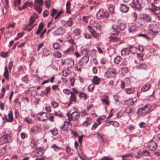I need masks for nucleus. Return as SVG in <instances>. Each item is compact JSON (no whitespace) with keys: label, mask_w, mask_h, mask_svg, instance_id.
<instances>
[{"label":"nucleus","mask_w":160,"mask_h":160,"mask_svg":"<svg viewBox=\"0 0 160 160\" xmlns=\"http://www.w3.org/2000/svg\"><path fill=\"white\" fill-rule=\"evenodd\" d=\"M126 27V25L123 23H120L118 25H113L112 26V34L117 35L119 32V30H123Z\"/></svg>","instance_id":"1"},{"label":"nucleus","mask_w":160,"mask_h":160,"mask_svg":"<svg viewBox=\"0 0 160 160\" xmlns=\"http://www.w3.org/2000/svg\"><path fill=\"white\" fill-rule=\"evenodd\" d=\"M151 109V105L149 104L146 105L143 107L141 108L137 111V114L141 116H144L148 113Z\"/></svg>","instance_id":"2"},{"label":"nucleus","mask_w":160,"mask_h":160,"mask_svg":"<svg viewBox=\"0 0 160 160\" xmlns=\"http://www.w3.org/2000/svg\"><path fill=\"white\" fill-rule=\"evenodd\" d=\"M68 117V119L69 121H76L80 117V114L78 112H72L70 115L69 113H67Z\"/></svg>","instance_id":"3"},{"label":"nucleus","mask_w":160,"mask_h":160,"mask_svg":"<svg viewBox=\"0 0 160 160\" xmlns=\"http://www.w3.org/2000/svg\"><path fill=\"white\" fill-rule=\"evenodd\" d=\"M61 62L62 65H66L68 68H71L74 65L73 60L70 58L62 59Z\"/></svg>","instance_id":"4"},{"label":"nucleus","mask_w":160,"mask_h":160,"mask_svg":"<svg viewBox=\"0 0 160 160\" xmlns=\"http://www.w3.org/2000/svg\"><path fill=\"white\" fill-rule=\"evenodd\" d=\"M108 16V13L102 9H100L97 14V18L98 19H101L105 17L107 18Z\"/></svg>","instance_id":"5"},{"label":"nucleus","mask_w":160,"mask_h":160,"mask_svg":"<svg viewBox=\"0 0 160 160\" xmlns=\"http://www.w3.org/2000/svg\"><path fill=\"white\" fill-rule=\"evenodd\" d=\"M11 141V137L10 136L8 135H4L0 138V145L3 144Z\"/></svg>","instance_id":"6"},{"label":"nucleus","mask_w":160,"mask_h":160,"mask_svg":"<svg viewBox=\"0 0 160 160\" xmlns=\"http://www.w3.org/2000/svg\"><path fill=\"white\" fill-rule=\"evenodd\" d=\"M116 72L115 69H109L105 72V75L107 78H113L116 76Z\"/></svg>","instance_id":"7"},{"label":"nucleus","mask_w":160,"mask_h":160,"mask_svg":"<svg viewBox=\"0 0 160 160\" xmlns=\"http://www.w3.org/2000/svg\"><path fill=\"white\" fill-rule=\"evenodd\" d=\"M136 48L133 47L132 46H131L129 48H124L121 51V54L122 55H128L129 54L130 52L132 53H135V52H133L132 49H137Z\"/></svg>","instance_id":"8"},{"label":"nucleus","mask_w":160,"mask_h":160,"mask_svg":"<svg viewBox=\"0 0 160 160\" xmlns=\"http://www.w3.org/2000/svg\"><path fill=\"white\" fill-rule=\"evenodd\" d=\"M148 29L154 33H157L159 31V29L155 24H151L148 26Z\"/></svg>","instance_id":"9"},{"label":"nucleus","mask_w":160,"mask_h":160,"mask_svg":"<svg viewBox=\"0 0 160 160\" xmlns=\"http://www.w3.org/2000/svg\"><path fill=\"white\" fill-rule=\"evenodd\" d=\"M37 118L39 120L44 121L47 120L48 117L45 112H42L38 113L37 115Z\"/></svg>","instance_id":"10"},{"label":"nucleus","mask_w":160,"mask_h":160,"mask_svg":"<svg viewBox=\"0 0 160 160\" xmlns=\"http://www.w3.org/2000/svg\"><path fill=\"white\" fill-rule=\"evenodd\" d=\"M133 2L130 4V6L133 8L138 10L139 9L141 5L138 2V0H133Z\"/></svg>","instance_id":"11"},{"label":"nucleus","mask_w":160,"mask_h":160,"mask_svg":"<svg viewBox=\"0 0 160 160\" xmlns=\"http://www.w3.org/2000/svg\"><path fill=\"white\" fill-rule=\"evenodd\" d=\"M148 148L150 151H154L157 148L156 143L154 141L150 142L148 144Z\"/></svg>","instance_id":"12"},{"label":"nucleus","mask_w":160,"mask_h":160,"mask_svg":"<svg viewBox=\"0 0 160 160\" xmlns=\"http://www.w3.org/2000/svg\"><path fill=\"white\" fill-rule=\"evenodd\" d=\"M89 29L93 37L96 38L98 39L100 36V35L98 33L96 32L95 30L89 26H88Z\"/></svg>","instance_id":"13"},{"label":"nucleus","mask_w":160,"mask_h":160,"mask_svg":"<svg viewBox=\"0 0 160 160\" xmlns=\"http://www.w3.org/2000/svg\"><path fill=\"white\" fill-rule=\"evenodd\" d=\"M91 25L93 28H95L97 30L100 31L101 29L100 25L94 21L92 20L90 21Z\"/></svg>","instance_id":"14"},{"label":"nucleus","mask_w":160,"mask_h":160,"mask_svg":"<svg viewBox=\"0 0 160 160\" xmlns=\"http://www.w3.org/2000/svg\"><path fill=\"white\" fill-rule=\"evenodd\" d=\"M137 99L135 98H130L125 101V104L128 105H132L134 102H136Z\"/></svg>","instance_id":"15"},{"label":"nucleus","mask_w":160,"mask_h":160,"mask_svg":"<svg viewBox=\"0 0 160 160\" xmlns=\"http://www.w3.org/2000/svg\"><path fill=\"white\" fill-rule=\"evenodd\" d=\"M64 32V30L62 28L60 27L54 32V34L55 35H62Z\"/></svg>","instance_id":"16"},{"label":"nucleus","mask_w":160,"mask_h":160,"mask_svg":"<svg viewBox=\"0 0 160 160\" xmlns=\"http://www.w3.org/2000/svg\"><path fill=\"white\" fill-rule=\"evenodd\" d=\"M128 7L126 5L122 4H121L120 11L123 12H126L128 10Z\"/></svg>","instance_id":"17"},{"label":"nucleus","mask_w":160,"mask_h":160,"mask_svg":"<svg viewBox=\"0 0 160 160\" xmlns=\"http://www.w3.org/2000/svg\"><path fill=\"white\" fill-rule=\"evenodd\" d=\"M141 18L146 21L150 22L151 21V18L148 15L144 14L141 15Z\"/></svg>","instance_id":"18"},{"label":"nucleus","mask_w":160,"mask_h":160,"mask_svg":"<svg viewBox=\"0 0 160 160\" xmlns=\"http://www.w3.org/2000/svg\"><path fill=\"white\" fill-rule=\"evenodd\" d=\"M103 98L102 99V102L104 104L107 105H108L109 104V102L108 101V97L107 95H105L102 97Z\"/></svg>","instance_id":"19"},{"label":"nucleus","mask_w":160,"mask_h":160,"mask_svg":"<svg viewBox=\"0 0 160 160\" xmlns=\"http://www.w3.org/2000/svg\"><path fill=\"white\" fill-rule=\"evenodd\" d=\"M43 5V0H35L34 6H42Z\"/></svg>","instance_id":"20"},{"label":"nucleus","mask_w":160,"mask_h":160,"mask_svg":"<svg viewBox=\"0 0 160 160\" xmlns=\"http://www.w3.org/2000/svg\"><path fill=\"white\" fill-rule=\"evenodd\" d=\"M42 55L44 56H47L49 54L50 51L47 48H43L42 49Z\"/></svg>","instance_id":"21"},{"label":"nucleus","mask_w":160,"mask_h":160,"mask_svg":"<svg viewBox=\"0 0 160 160\" xmlns=\"http://www.w3.org/2000/svg\"><path fill=\"white\" fill-rule=\"evenodd\" d=\"M8 119L6 118V121L8 122H12L13 120L12 112L10 111L8 114Z\"/></svg>","instance_id":"22"},{"label":"nucleus","mask_w":160,"mask_h":160,"mask_svg":"<svg viewBox=\"0 0 160 160\" xmlns=\"http://www.w3.org/2000/svg\"><path fill=\"white\" fill-rule=\"evenodd\" d=\"M151 87V84L149 83H148L144 85L142 88V90L144 92L148 90Z\"/></svg>","instance_id":"23"},{"label":"nucleus","mask_w":160,"mask_h":160,"mask_svg":"<svg viewBox=\"0 0 160 160\" xmlns=\"http://www.w3.org/2000/svg\"><path fill=\"white\" fill-rule=\"evenodd\" d=\"M91 120L90 118L87 117L86 118V120L83 123L82 125L85 126H86L91 124Z\"/></svg>","instance_id":"24"},{"label":"nucleus","mask_w":160,"mask_h":160,"mask_svg":"<svg viewBox=\"0 0 160 160\" xmlns=\"http://www.w3.org/2000/svg\"><path fill=\"white\" fill-rule=\"evenodd\" d=\"M89 58L88 56H84L81 59V60L79 62L82 63V62L83 63L86 64L88 61Z\"/></svg>","instance_id":"25"},{"label":"nucleus","mask_w":160,"mask_h":160,"mask_svg":"<svg viewBox=\"0 0 160 160\" xmlns=\"http://www.w3.org/2000/svg\"><path fill=\"white\" fill-rule=\"evenodd\" d=\"M71 94V96L70 100V102L68 105L69 106L71 104L72 102H76V97L74 93L72 92Z\"/></svg>","instance_id":"26"},{"label":"nucleus","mask_w":160,"mask_h":160,"mask_svg":"<svg viewBox=\"0 0 160 160\" xmlns=\"http://www.w3.org/2000/svg\"><path fill=\"white\" fill-rule=\"evenodd\" d=\"M100 81V79L96 76L94 77L92 80V82L94 84L98 85Z\"/></svg>","instance_id":"27"},{"label":"nucleus","mask_w":160,"mask_h":160,"mask_svg":"<svg viewBox=\"0 0 160 160\" xmlns=\"http://www.w3.org/2000/svg\"><path fill=\"white\" fill-rule=\"evenodd\" d=\"M66 12L68 13H70L71 4L70 1H68L66 4Z\"/></svg>","instance_id":"28"},{"label":"nucleus","mask_w":160,"mask_h":160,"mask_svg":"<svg viewBox=\"0 0 160 160\" xmlns=\"http://www.w3.org/2000/svg\"><path fill=\"white\" fill-rule=\"evenodd\" d=\"M43 27V23H40L38 29L37 31L36 32L35 34H39L40 33Z\"/></svg>","instance_id":"29"},{"label":"nucleus","mask_w":160,"mask_h":160,"mask_svg":"<svg viewBox=\"0 0 160 160\" xmlns=\"http://www.w3.org/2000/svg\"><path fill=\"white\" fill-rule=\"evenodd\" d=\"M43 154L42 151L41 149H37L36 151L35 156L36 157H38L42 156Z\"/></svg>","instance_id":"30"},{"label":"nucleus","mask_w":160,"mask_h":160,"mask_svg":"<svg viewBox=\"0 0 160 160\" xmlns=\"http://www.w3.org/2000/svg\"><path fill=\"white\" fill-rule=\"evenodd\" d=\"M125 90L127 93L129 94L133 93L135 91L134 89L131 88H127Z\"/></svg>","instance_id":"31"},{"label":"nucleus","mask_w":160,"mask_h":160,"mask_svg":"<svg viewBox=\"0 0 160 160\" xmlns=\"http://www.w3.org/2000/svg\"><path fill=\"white\" fill-rule=\"evenodd\" d=\"M8 68L7 66L5 67V71L4 73V76L7 79H8Z\"/></svg>","instance_id":"32"},{"label":"nucleus","mask_w":160,"mask_h":160,"mask_svg":"<svg viewBox=\"0 0 160 160\" xmlns=\"http://www.w3.org/2000/svg\"><path fill=\"white\" fill-rule=\"evenodd\" d=\"M81 63L79 62L78 63H77L76 64L75 69L76 71H81Z\"/></svg>","instance_id":"33"},{"label":"nucleus","mask_w":160,"mask_h":160,"mask_svg":"<svg viewBox=\"0 0 160 160\" xmlns=\"http://www.w3.org/2000/svg\"><path fill=\"white\" fill-rule=\"evenodd\" d=\"M74 49V47L73 45L71 46L67 50L64 51V52L66 53H69L72 52Z\"/></svg>","instance_id":"34"},{"label":"nucleus","mask_w":160,"mask_h":160,"mask_svg":"<svg viewBox=\"0 0 160 160\" xmlns=\"http://www.w3.org/2000/svg\"><path fill=\"white\" fill-rule=\"evenodd\" d=\"M122 58L120 56L116 57L114 59V62L116 64H118L121 62Z\"/></svg>","instance_id":"35"},{"label":"nucleus","mask_w":160,"mask_h":160,"mask_svg":"<svg viewBox=\"0 0 160 160\" xmlns=\"http://www.w3.org/2000/svg\"><path fill=\"white\" fill-rule=\"evenodd\" d=\"M35 19L33 16H31L29 20V23L28 25L29 26H31L35 22Z\"/></svg>","instance_id":"36"},{"label":"nucleus","mask_w":160,"mask_h":160,"mask_svg":"<svg viewBox=\"0 0 160 160\" xmlns=\"http://www.w3.org/2000/svg\"><path fill=\"white\" fill-rule=\"evenodd\" d=\"M30 145L31 147L33 148H37V146L36 144V141L35 140H32L30 142Z\"/></svg>","instance_id":"37"},{"label":"nucleus","mask_w":160,"mask_h":160,"mask_svg":"<svg viewBox=\"0 0 160 160\" xmlns=\"http://www.w3.org/2000/svg\"><path fill=\"white\" fill-rule=\"evenodd\" d=\"M108 9L110 12L112 13H113L114 12V5L112 4L109 5L108 7Z\"/></svg>","instance_id":"38"},{"label":"nucleus","mask_w":160,"mask_h":160,"mask_svg":"<svg viewBox=\"0 0 160 160\" xmlns=\"http://www.w3.org/2000/svg\"><path fill=\"white\" fill-rule=\"evenodd\" d=\"M147 68V66L144 64H142L138 65L137 66V68L139 69H145Z\"/></svg>","instance_id":"39"},{"label":"nucleus","mask_w":160,"mask_h":160,"mask_svg":"<svg viewBox=\"0 0 160 160\" xmlns=\"http://www.w3.org/2000/svg\"><path fill=\"white\" fill-rule=\"evenodd\" d=\"M53 47L54 49L58 50L59 49L60 47V45L58 42H55L53 44Z\"/></svg>","instance_id":"40"},{"label":"nucleus","mask_w":160,"mask_h":160,"mask_svg":"<svg viewBox=\"0 0 160 160\" xmlns=\"http://www.w3.org/2000/svg\"><path fill=\"white\" fill-rule=\"evenodd\" d=\"M79 96L80 98H83L85 100L87 99V95L83 92H81L79 94Z\"/></svg>","instance_id":"41"},{"label":"nucleus","mask_w":160,"mask_h":160,"mask_svg":"<svg viewBox=\"0 0 160 160\" xmlns=\"http://www.w3.org/2000/svg\"><path fill=\"white\" fill-rule=\"evenodd\" d=\"M118 40V38L116 37L112 36L110 38V42H115Z\"/></svg>","instance_id":"42"},{"label":"nucleus","mask_w":160,"mask_h":160,"mask_svg":"<svg viewBox=\"0 0 160 160\" xmlns=\"http://www.w3.org/2000/svg\"><path fill=\"white\" fill-rule=\"evenodd\" d=\"M24 120L25 122H26L28 124H31L32 122L31 119L28 117L25 118Z\"/></svg>","instance_id":"43"},{"label":"nucleus","mask_w":160,"mask_h":160,"mask_svg":"<svg viewBox=\"0 0 160 160\" xmlns=\"http://www.w3.org/2000/svg\"><path fill=\"white\" fill-rule=\"evenodd\" d=\"M57 11L54 8H52V10L50 11V15L53 17L54 15L57 13Z\"/></svg>","instance_id":"44"},{"label":"nucleus","mask_w":160,"mask_h":160,"mask_svg":"<svg viewBox=\"0 0 160 160\" xmlns=\"http://www.w3.org/2000/svg\"><path fill=\"white\" fill-rule=\"evenodd\" d=\"M12 35V33L10 32H8L4 34V37L6 38H10Z\"/></svg>","instance_id":"45"},{"label":"nucleus","mask_w":160,"mask_h":160,"mask_svg":"<svg viewBox=\"0 0 160 160\" xmlns=\"http://www.w3.org/2000/svg\"><path fill=\"white\" fill-rule=\"evenodd\" d=\"M67 24L69 27H71L73 24V22L71 18H70L68 21L67 22Z\"/></svg>","instance_id":"46"},{"label":"nucleus","mask_w":160,"mask_h":160,"mask_svg":"<svg viewBox=\"0 0 160 160\" xmlns=\"http://www.w3.org/2000/svg\"><path fill=\"white\" fill-rule=\"evenodd\" d=\"M50 2V0H46L45 1V5L47 8H49L50 7L51 5Z\"/></svg>","instance_id":"47"},{"label":"nucleus","mask_w":160,"mask_h":160,"mask_svg":"<svg viewBox=\"0 0 160 160\" xmlns=\"http://www.w3.org/2000/svg\"><path fill=\"white\" fill-rule=\"evenodd\" d=\"M41 6H34L35 9L38 12L40 13L42 11Z\"/></svg>","instance_id":"48"},{"label":"nucleus","mask_w":160,"mask_h":160,"mask_svg":"<svg viewBox=\"0 0 160 160\" xmlns=\"http://www.w3.org/2000/svg\"><path fill=\"white\" fill-rule=\"evenodd\" d=\"M51 105L54 108L57 107L58 106V103L54 101L51 102Z\"/></svg>","instance_id":"49"},{"label":"nucleus","mask_w":160,"mask_h":160,"mask_svg":"<svg viewBox=\"0 0 160 160\" xmlns=\"http://www.w3.org/2000/svg\"><path fill=\"white\" fill-rule=\"evenodd\" d=\"M46 29H44L43 30L40 36V38L41 39H42L44 38V36L45 34V33L46 32Z\"/></svg>","instance_id":"50"},{"label":"nucleus","mask_w":160,"mask_h":160,"mask_svg":"<svg viewBox=\"0 0 160 160\" xmlns=\"http://www.w3.org/2000/svg\"><path fill=\"white\" fill-rule=\"evenodd\" d=\"M62 75L63 76L67 77L69 74L68 72L66 70H63L62 71Z\"/></svg>","instance_id":"51"},{"label":"nucleus","mask_w":160,"mask_h":160,"mask_svg":"<svg viewBox=\"0 0 160 160\" xmlns=\"http://www.w3.org/2000/svg\"><path fill=\"white\" fill-rule=\"evenodd\" d=\"M51 132L52 133V134L55 136L58 134V132L57 130L56 129H54L52 130H50Z\"/></svg>","instance_id":"52"},{"label":"nucleus","mask_w":160,"mask_h":160,"mask_svg":"<svg viewBox=\"0 0 160 160\" xmlns=\"http://www.w3.org/2000/svg\"><path fill=\"white\" fill-rule=\"evenodd\" d=\"M73 32L76 35H78L80 33V31L79 29L76 28L74 30Z\"/></svg>","instance_id":"53"},{"label":"nucleus","mask_w":160,"mask_h":160,"mask_svg":"<svg viewBox=\"0 0 160 160\" xmlns=\"http://www.w3.org/2000/svg\"><path fill=\"white\" fill-rule=\"evenodd\" d=\"M133 47L134 48H137L136 49L138 50V51H139L140 52H142L143 50V47L142 46H138V47Z\"/></svg>","instance_id":"54"},{"label":"nucleus","mask_w":160,"mask_h":160,"mask_svg":"<svg viewBox=\"0 0 160 160\" xmlns=\"http://www.w3.org/2000/svg\"><path fill=\"white\" fill-rule=\"evenodd\" d=\"M21 0H15L14 6H16L19 5L21 3Z\"/></svg>","instance_id":"55"},{"label":"nucleus","mask_w":160,"mask_h":160,"mask_svg":"<svg viewBox=\"0 0 160 160\" xmlns=\"http://www.w3.org/2000/svg\"><path fill=\"white\" fill-rule=\"evenodd\" d=\"M54 55L55 56L58 58H60L61 57V54L58 51H57L54 53Z\"/></svg>","instance_id":"56"},{"label":"nucleus","mask_w":160,"mask_h":160,"mask_svg":"<svg viewBox=\"0 0 160 160\" xmlns=\"http://www.w3.org/2000/svg\"><path fill=\"white\" fill-rule=\"evenodd\" d=\"M15 25V23H13L11 24H9L8 25V26H7L6 27L8 29H9L10 28H14Z\"/></svg>","instance_id":"57"},{"label":"nucleus","mask_w":160,"mask_h":160,"mask_svg":"<svg viewBox=\"0 0 160 160\" xmlns=\"http://www.w3.org/2000/svg\"><path fill=\"white\" fill-rule=\"evenodd\" d=\"M151 5L152 7V8L154 9L155 11L158 10L160 9L159 7H156L155 5L153 3H152Z\"/></svg>","instance_id":"58"},{"label":"nucleus","mask_w":160,"mask_h":160,"mask_svg":"<svg viewBox=\"0 0 160 160\" xmlns=\"http://www.w3.org/2000/svg\"><path fill=\"white\" fill-rule=\"evenodd\" d=\"M51 88L50 87H48L46 88L45 89V91L46 92V95H47L49 93Z\"/></svg>","instance_id":"59"},{"label":"nucleus","mask_w":160,"mask_h":160,"mask_svg":"<svg viewBox=\"0 0 160 160\" xmlns=\"http://www.w3.org/2000/svg\"><path fill=\"white\" fill-rule=\"evenodd\" d=\"M63 92L66 94L69 95L71 93L70 91L67 89H64L63 90Z\"/></svg>","instance_id":"60"},{"label":"nucleus","mask_w":160,"mask_h":160,"mask_svg":"<svg viewBox=\"0 0 160 160\" xmlns=\"http://www.w3.org/2000/svg\"><path fill=\"white\" fill-rule=\"evenodd\" d=\"M101 123L100 122L98 124H97L96 123H94L93 125L92 126L91 128V129L92 130H94L98 126V125H99Z\"/></svg>","instance_id":"61"},{"label":"nucleus","mask_w":160,"mask_h":160,"mask_svg":"<svg viewBox=\"0 0 160 160\" xmlns=\"http://www.w3.org/2000/svg\"><path fill=\"white\" fill-rule=\"evenodd\" d=\"M55 114L56 116L59 117H62L63 116L62 114L60 112H55Z\"/></svg>","instance_id":"62"},{"label":"nucleus","mask_w":160,"mask_h":160,"mask_svg":"<svg viewBox=\"0 0 160 160\" xmlns=\"http://www.w3.org/2000/svg\"><path fill=\"white\" fill-rule=\"evenodd\" d=\"M100 160H112V159L109 157H104L100 159Z\"/></svg>","instance_id":"63"},{"label":"nucleus","mask_w":160,"mask_h":160,"mask_svg":"<svg viewBox=\"0 0 160 160\" xmlns=\"http://www.w3.org/2000/svg\"><path fill=\"white\" fill-rule=\"evenodd\" d=\"M8 53L7 52H2L1 53V56L3 58H5L7 56Z\"/></svg>","instance_id":"64"}]
</instances>
